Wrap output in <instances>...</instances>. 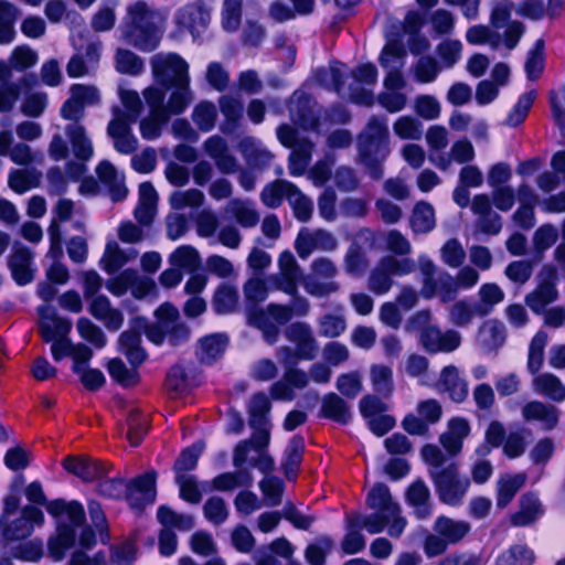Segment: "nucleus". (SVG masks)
Returning <instances> with one entry per match:
<instances>
[{
	"instance_id": "4be33fe9",
	"label": "nucleus",
	"mask_w": 565,
	"mask_h": 565,
	"mask_svg": "<svg viewBox=\"0 0 565 565\" xmlns=\"http://www.w3.org/2000/svg\"><path fill=\"white\" fill-rule=\"evenodd\" d=\"M366 504L370 509L387 512L395 515L399 513V505L393 501L390 488L383 483L377 482L369 491L366 495Z\"/></svg>"
},
{
	"instance_id": "0e129e2a",
	"label": "nucleus",
	"mask_w": 565,
	"mask_h": 565,
	"mask_svg": "<svg viewBox=\"0 0 565 565\" xmlns=\"http://www.w3.org/2000/svg\"><path fill=\"white\" fill-rule=\"evenodd\" d=\"M345 320L341 316L327 313L320 320L319 334L324 338H338L345 331Z\"/></svg>"
},
{
	"instance_id": "412c9836",
	"label": "nucleus",
	"mask_w": 565,
	"mask_h": 565,
	"mask_svg": "<svg viewBox=\"0 0 565 565\" xmlns=\"http://www.w3.org/2000/svg\"><path fill=\"white\" fill-rule=\"evenodd\" d=\"M239 300L238 290L228 282H222L212 297V308L216 315H228L235 311Z\"/></svg>"
},
{
	"instance_id": "f704fd0d",
	"label": "nucleus",
	"mask_w": 565,
	"mask_h": 565,
	"mask_svg": "<svg viewBox=\"0 0 565 565\" xmlns=\"http://www.w3.org/2000/svg\"><path fill=\"white\" fill-rule=\"evenodd\" d=\"M524 482L525 476L523 473H516L505 480H500L497 491L498 508H505L514 499Z\"/></svg>"
},
{
	"instance_id": "8fccbe9b",
	"label": "nucleus",
	"mask_w": 565,
	"mask_h": 565,
	"mask_svg": "<svg viewBox=\"0 0 565 565\" xmlns=\"http://www.w3.org/2000/svg\"><path fill=\"white\" fill-rule=\"evenodd\" d=\"M534 383L537 390L555 401H562L565 397V388L554 374H541L535 377Z\"/></svg>"
},
{
	"instance_id": "c756f323",
	"label": "nucleus",
	"mask_w": 565,
	"mask_h": 565,
	"mask_svg": "<svg viewBox=\"0 0 565 565\" xmlns=\"http://www.w3.org/2000/svg\"><path fill=\"white\" fill-rule=\"evenodd\" d=\"M536 98V90L531 89L521 94L516 103L512 106L505 117V125L512 128H516L524 122L530 109L532 108Z\"/></svg>"
},
{
	"instance_id": "79ce46f5",
	"label": "nucleus",
	"mask_w": 565,
	"mask_h": 565,
	"mask_svg": "<svg viewBox=\"0 0 565 565\" xmlns=\"http://www.w3.org/2000/svg\"><path fill=\"white\" fill-rule=\"evenodd\" d=\"M546 342L547 334L542 330L537 331L531 340L527 355V370L533 375L536 374L543 365Z\"/></svg>"
},
{
	"instance_id": "09e8293b",
	"label": "nucleus",
	"mask_w": 565,
	"mask_h": 565,
	"mask_svg": "<svg viewBox=\"0 0 565 565\" xmlns=\"http://www.w3.org/2000/svg\"><path fill=\"white\" fill-rule=\"evenodd\" d=\"M390 522V515L385 512L377 511L366 516H352V526L365 527L370 534H377L384 531Z\"/></svg>"
},
{
	"instance_id": "ea45409f",
	"label": "nucleus",
	"mask_w": 565,
	"mask_h": 565,
	"mask_svg": "<svg viewBox=\"0 0 565 565\" xmlns=\"http://www.w3.org/2000/svg\"><path fill=\"white\" fill-rule=\"evenodd\" d=\"M118 350L125 354L130 366L137 371L148 359V352L141 345V341L134 340L131 337L118 339Z\"/></svg>"
},
{
	"instance_id": "393cba45",
	"label": "nucleus",
	"mask_w": 565,
	"mask_h": 565,
	"mask_svg": "<svg viewBox=\"0 0 565 565\" xmlns=\"http://www.w3.org/2000/svg\"><path fill=\"white\" fill-rule=\"evenodd\" d=\"M271 409L270 398L264 392L253 394L248 407V423L252 428L267 426Z\"/></svg>"
},
{
	"instance_id": "3c124183",
	"label": "nucleus",
	"mask_w": 565,
	"mask_h": 565,
	"mask_svg": "<svg viewBox=\"0 0 565 565\" xmlns=\"http://www.w3.org/2000/svg\"><path fill=\"white\" fill-rule=\"evenodd\" d=\"M393 130L397 137L404 140L419 139L423 132L420 121L411 116H402L396 119Z\"/></svg>"
},
{
	"instance_id": "c03bdc74",
	"label": "nucleus",
	"mask_w": 565,
	"mask_h": 565,
	"mask_svg": "<svg viewBox=\"0 0 565 565\" xmlns=\"http://www.w3.org/2000/svg\"><path fill=\"white\" fill-rule=\"evenodd\" d=\"M76 327L81 338L93 344L96 349L106 347L107 339L105 333L90 319L86 317L78 318Z\"/></svg>"
},
{
	"instance_id": "bb28decb",
	"label": "nucleus",
	"mask_w": 565,
	"mask_h": 565,
	"mask_svg": "<svg viewBox=\"0 0 565 565\" xmlns=\"http://www.w3.org/2000/svg\"><path fill=\"white\" fill-rule=\"evenodd\" d=\"M66 134L75 157L82 161L89 160L94 150L89 138L86 136L85 128L81 125L72 124L66 127Z\"/></svg>"
},
{
	"instance_id": "cd10ccee",
	"label": "nucleus",
	"mask_w": 565,
	"mask_h": 565,
	"mask_svg": "<svg viewBox=\"0 0 565 565\" xmlns=\"http://www.w3.org/2000/svg\"><path fill=\"white\" fill-rule=\"evenodd\" d=\"M523 417L526 420L543 422L547 429H553L558 423V414L555 407L539 401H532L523 407Z\"/></svg>"
},
{
	"instance_id": "1a4fd4ad",
	"label": "nucleus",
	"mask_w": 565,
	"mask_h": 565,
	"mask_svg": "<svg viewBox=\"0 0 565 565\" xmlns=\"http://www.w3.org/2000/svg\"><path fill=\"white\" fill-rule=\"evenodd\" d=\"M419 343L428 354L450 353L460 347L461 337L456 330L450 329L441 332L438 326L430 324L420 333Z\"/></svg>"
},
{
	"instance_id": "0eeeda50",
	"label": "nucleus",
	"mask_w": 565,
	"mask_h": 565,
	"mask_svg": "<svg viewBox=\"0 0 565 565\" xmlns=\"http://www.w3.org/2000/svg\"><path fill=\"white\" fill-rule=\"evenodd\" d=\"M61 463L66 472L84 483H94L106 477L110 470V466L106 461L87 456L68 455L62 459Z\"/></svg>"
},
{
	"instance_id": "13d9d810",
	"label": "nucleus",
	"mask_w": 565,
	"mask_h": 565,
	"mask_svg": "<svg viewBox=\"0 0 565 565\" xmlns=\"http://www.w3.org/2000/svg\"><path fill=\"white\" fill-rule=\"evenodd\" d=\"M466 40L471 45H482L490 42L492 46H497L500 42V35L487 25L477 24L467 30Z\"/></svg>"
},
{
	"instance_id": "dca6fc26",
	"label": "nucleus",
	"mask_w": 565,
	"mask_h": 565,
	"mask_svg": "<svg viewBox=\"0 0 565 565\" xmlns=\"http://www.w3.org/2000/svg\"><path fill=\"white\" fill-rule=\"evenodd\" d=\"M440 384L444 391L448 393L454 403H462L468 396V383L460 377L458 369L455 365H447L440 374Z\"/></svg>"
},
{
	"instance_id": "bf43d9fd",
	"label": "nucleus",
	"mask_w": 565,
	"mask_h": 565,
	"mask_svg": "<svg viewBox=\"0 0 565 565\" xmlns=\"http://www.w3.org/2000/svg\"><path fill=\"white\" fill-rule=\"evenodd\" d=\"M38 184L36 175L26 170H13L9 175V186L18 194H23Z\"/></svg>"
},
{
	"instance_id": "f3484780",
	"label": "nucleus",
	"mask_w": 565,
	"mask_h": 565,
	"mask_svg": "<svg viewBox=\"0 0 565 565\" xmlns=\"http://www.w3.org/2000/svg\"><path fill=\"white\" fill-rule=\"evenodd\" d=\"M98 181L107 186L113 202H119L127 195V188L124 182H118L117 170L108 160H102L96 169Z\"/></svg>"
},
{
	"instance_id": "20e7f679",
	"label": "nucleus",
	"mask_w": 565,
	"mask_h": 565,
	"mask_svg": "<svg viewBox=\"0 0 565 565\" xmlns=\"http://www.w3.org/2000/svg\"><path fill=\"white\" fill-rule=\"evenodd\" d=\"M151 67L156 84L162 88H190L189 64L178 53L153 55Z\"/></svg>"
},
{
	"instance_id": "72a5a7b5",
	"label": "nucleus",
	"mask_w": 565,
	"mask_h": 565,
	"mask_svg": "<svg viewBox=\"0 0 565 565\" xmlns=\"http://www.w3.org/2000/svg\"><path fill=\"white\" fill-rule=\"evenodd\" d=\"M524 67L530 81H536L544 72L545 41L542 38L537 39L529 51Z\"/></svg>"
},
{
	"instance_id": "473e14b6",
	"label": "nucleus",
	"mask_w": 565,
	"mask_h": 565,
	"mask_svg": "<svg viewBox=\"0 0 565 565\" xmlns=\"http://www.w3.org/2000/svg\"><path fill=\"white\" fill-rule=\"evenodd\" d=\"M371 380L374 392L383 398H390L394 392L393 371L390 366L374 364L371 366Z\"/></svg>"
},
{
	"instance_id": "e433bc0d",
	"label": "nucleus",
	"mask_w": 565,
	"mask_h": 565,
	"mask_svg": "<svg viewBox=\"0 0 565 565\" xmlns=\"http://www.w3.org/2000/svg\"><path fill=\"white\" fill-rule=\"evenodd\" d=\"M43 554V543L39 539L19 543L10 548L11 557L22 562L38 563Z\"/></svg>"
},
{
	"instance_id": "37998d69",
	"label": "nucleus",
	"mask_w": 565,
	"mask_h": 565,
	"mask_svg": "<svg viewBox=\"0 0 565 565\" xmlns=\"http://www.w3.org/2000/svg\"><path fill=\"white\" fill-rule=\"evenodd\" d=\"M333 541L328 535L317 537L315 543L309 544L305 551V557L309 565H324L327 554L331 552Z\"/></svg>"
},
{
	"instance_id": "f03ea898",
	"label": "nucleus",
	"mask_w": 565,
	"mask_h": 565,
	"mask_svg": "<svg viewBox=\"0 0 565 565\" xmlns=\"http://www.w3.org/2000/svg\"><path fill=\"white\" fill-rule=\"evenodd\" d=\"M121 28L124 41L140 52H153L160 44L161 34L157 24V12L143 0H138L128 7Z\"/></svg>"
},
{
	"instance_id": "864d4df0",
	"label": "nucleus",
	"mask_w": 565,
	"mask_h": 565,
	"mask_svg": "<svg viewBox=\"0 0 565 565\" xmlns=\"http://www.w3.org/2000/svg\"><path fill=\"white\" fill-rule=\"evenodd\" d=\"M39 57L35 51L28 45L17 46L10 55L11 67L18 72H24L38 62Z\"/></svg>"
},
{
	"instance_id": "6e6552de",
	"label": "nucleus",
	"mask_w": 565,
	"mask_h": 565,
	"mask_svg": "<svg viewBox=\"0 0 565 565\" xmlns=\"http://www.w3.org/2000/svg\"><path fill=\"white\" fill-rule=\"evenodd\" d=\"M211 21V9L203 0L189 2L175 13V24L179 31H188L194 39L204 31Z\"/></svg>"
},
{
	"instance_id": "39448f33",
	"label": "nucleus",
	"mask_w": 565,
	"mask_h": 565,
	"mask_svg": "<svg viewBox=\"0 0 565 565\" xmlns=\"http://www.w3.org/2000/svg\"><path fill=\"white\" fill-rule=\"evenodd\" d=\"M47 310L45 307L39 308V313L42 318L51 319L53 326L41 322L39 324V332L45 343L52 342L51 354L54 361L58 362L66 356H72L74 344L68 339V333L72 330V322L67 318H63L53 312L46 316L44 312Z\"/></svg>"
},
{
	"instance_id": "6ab92c4d",
	"label": "nucleus",
	"mask_w": 565,
	"mask_h": 565,
	"mask_svg": "<svg viewBox=\"0 0 565 565\" xmlns=\"http://www.w3.org/2000/svg\"><path fill=\"white\" fill-rule=\"evenodd\" d=\"M434 530L449 544H457L470 532L471 526L467 521H456L446 515H439L435 521Z\"/></svg>"
},
{
	"instance_id": "5fc2aeb1",
	"label": "nucleus",
	"mask_w": 565,
	"mask_h": 565,
	"mask_svg": "<svg viewBox=\"0 0 565 565\" xmlns=\"http://www.w3.org/2000/svg\"><path fill=\"white\" fill-rule=\"evenodd\" d=\"M175 482L179 486V497L183 501L191 504H198L201 502L202 492L194 476L175 477Z\"/></svg>"
},
{
	"instance_id": "4468645a",
	"label": "nucleus",
	"mask_w": 565,
	"mask_h": 565,
	"mask_svg": "<svg viewBox=\"0 0 565 565\" xmlns=\"http://www.w3.org/2000/svg\"><path fill=\"white\" fill-rule=\"evenodd\" d=\"M218 105L224 116L220 129L224 135H233L239 128L243 118V103L233 96L225 95L220 97Z\"/></svg>"
},
{
	"instance_id": "f8f14e48",
	"label": "nucleus",
	"mask_w": 565,
	"mask_h": 565,
	"mask_svg": "<svg viewBox=\"0 0 565 565\" xmlns=\"http://www.w3.org/2000/svg\"><path fill=\"white\" fill-rule=\"evenodd\" d=\"M543 512L537 494L533 491H529L521 495L520 509L511 514L510 522L513 526H529L534 523Z\"/></svg>"
},
{
	"instance_id": "7ed1b4c3",
	"label": "nucleus",
	"mask_w": 565,
	"mask_h": 565,
	"mask_svg": "<svg viewBox=\"0 0 565 565\" xmlns=\"http://www.w3.org/2000/svg\"><path fill=\"white\" fill-rule=\"evenodd\" d=\"M438 500L448 507H459L469 490L470 480L460 473L456 462H450L440 470H429Z\"/></svg>"
},
{
	"instance_id": "c9c22d12",
	"label": "nucleus",
	"mask_w": 565,
	"mask_h": 565,
	"mask_svg": "<svg viewBox=\"0 0 565 565\" xmlns=\"http://www.w3.org/2000/svg\"><path fill=\"white\" fill-rule=\"evenodd\" d=\"M369 267V262L358 243H352L344 256V269L345 271L354 277H361L365 274Z\"/></svg>"
},
{
	"instance_id": "052dcab7",
	"label": "nucleus",
	"mask_w": 565,
	"mask_h": 565,
	"mask_svg": "<svg viewBox=\"0 0 565 565\" xmlns=\"http://www.w3.org/2000/svg\"><path fill=\"white\" fill-rule=\"evenodd\" d=\"M227 343L228 338L224 333L205 335L200 340L202 352L211 359H217L221 356L224 353Z\"/></svg>"
},
{
	"instance_id": "b1692460",
	"label": "nucleus",
	"mask_w": 565,
	"mask_h": 565,
	"mask_svg": "<svg viewBox=\"0 0 565 565\" xmlns=\"http://www.w3.org/2000/svg\"><path fill=\"white\" fill-rule=\"evenodd\" d=\"M107 372L111 380L124 388L137 386L140 381L139 371L128 369L120 358H113L107 363Z\"/></svg>"
},
{
	"instance_id": "69168bd1",
	"label": "nucleus",
	"mask_w": 565,
	"mask_h": 565,
	"mask_svg": "<svg viewBox=\"0 0 565 565\" xmlns=\"http://www.w3.org/2000/svg\"><path fill=\"white\" fill-rule=\"evenodd\" d=\"M104 259V269L108 274L115 273L120 267H122L128 260V258L125 255V252L120 249V247L115 241H109L106 244Z\"/></svg>"
},
{
	"instance_id": "c85d7f7f",
	"label": "nucleus",
	"mask_w": 565,
	"mask_h": 565,
	"mask_svg": "<svg viewBox=\"0 0 565 565\" xmlns=\"http://www.w3.org/2000/svg\"><path fill=\"white\" fill-rule=\"evenodd\" d=\"M169 262L173 267L189 273L196 271L201 267V257L198 249L191 245H181L170 255Z\"/></svg>"
},
{
	"instance_id": "a211bd4d",
	"label": "nucleus",
	"mask_w": 565,
	"mask_h": 565,
	"mask_svg": "<svg viewBox=\"0 0 565 565\" xmlns=\"http://www.w3.org/2000/svg\"><path fill=\"white\" fill-rule=\"evenodd\" d=\"M430 491L423 479L418 478L412 482L406 490V501L415 508L418 519H426L431 513L429 503Z\"/></svg>"
},
{
	"instance_id": "6e6d98bb",
	"label": "nucleus",
	"mask_w": 565,
	"mask_h": 565,
	"mask_svg": "<svg viewBox=\"0 0 565 565\" xmlns=\"http://www.w3.org/2000/svg\"><path fill=\"white\" fill-rule=\"evenodd\" d=\"M246 306L259 305L266 300L268 289L266 282L262 278H249L243 287Z\"/></svg>"
},
{
	"instance_id": "de8ad7c7",
	"label": "nucleus",
	"mask_w": 565,
	"mask_h": 565,
	"mask_svg": "<svg viewBox=\"0 0 565 565\" xmlns=\"http://www.w3.org/2000/svg\"><path fill=\"white\" fill-rule=\"evenodd\" d=\"M260 491L270 507H276L281 503L282 494L285 491V482L276 476H268L259 482Z\"/></svg>"
},
{
	"instance_id": "58836bf2",
	"label": "nucleus",
	"mask_w": 565,
	"mask_h": 565,
	"mask_svg": "<svg viewBox=\"0 0 565 565\" xmlns=\"http://www.w3.org/2000/svg\"><path fill=\"white\" fill-rule=\"evenodd\" d=\"M558 292L547 285H537L536 289L525 296L526 306L535 313L544 312L545 307L557 299Z\"/></svg>"
},
{
	"instance_id": "7c9ffc66",
	"label": "nucleus",
	"mask_w": 565,
	"mask_h": 565,
	"mask_svg": "<svg viewBox=\"0 0 565 565\" xmlns=\"http://www.w3.org/2000/svg\"><path fill=\"white\" fill-rule=\"evenodd\" d=\"M435 211L430 203L419 201L414 205L411 226L415 233H428L435 227Z\"/></svg>"
},
{
	"instance_id": "338daca9",
	"label": "nucleus",
	"mask_w": 565,
	"mask_h": 565,
	"mask_svg": "<svg viewBox=\"0 0 565 565\" xmlns=\"http://www.w3.org/2000/svg\"><path fill=\"white\" fill-rule=\"evenodd\" d=\"M337 388L347 398H355L362 390L361 377L356 372L340 374L337 379Z\"/></svg>"
},
{
	"instance_id": "aec40b11",
	"label": "nucleus",
	"mask_w": 565,
	"mask_h": 565,
	"mask_svg": "<svg viewBox=\"0 0 565 565\" xmlns=\"http://www.w3.org/2000/svg\"><path fill=\"white\" fill-rule=\"evenodd\" d=\"M204 449L205 443L202 439L183 448L173 462L172 469L175 477L188 476L186 472L195 470Z\"/></svg>"
},
{
	"instance_id": "a19ab883",
	"label": "nucleus",
	"mask_w": 565,
	"mask_h": 565,
	"mask_svg": "<svg viewBox=\"0 0 565 565\" xmlns=\"http://www.w3.org/2000/svg\"><path fill=\"white\" fill-rule=\"evenodd\" d=\"M127 439L131 447H138L143 441L148 428L147 422L141 414V412L137 408L131 409L127 415Z\"/></svg>"
},
{
	"instance_id": "49530a36",
	"label": "nucleus",
	"mask_w": 565,
	"mask_h": 565,
	"mask_svg": "<svg viewBox=\"0 0 565 565\" xmlns=\"http://www.w3.org/2000/svg\"><path fill=\"white\" fill-rule=\"evenodd\" d=\"M216 108L211 102H201L194 107L192 119L203 132L211 131L216 121Z\"/></svg>"
},
{
	"instance_id": "774afa93",
	"label": "nucleus",
	"mask_w": 565,
	"mask_h": 565,
	"mask_svg": "<svg viewBox=\"0 0 565 565\" xmlns=\"http://www.w3.org/2000/svg\"><path fill=\"white\" fill-rule=\"evenodd\" d=\"M439 72L438 63L430 55L422 56L415 66V77L419 83H431Z\"/></svg>"
},
{
	"instance_id": "680f3d73",
	"label": "nucleus",
	"mask_w": 565,
	"mask_h": 565,
	"mask_svg": "<svg viewBox=\"0 0 565 565\" xmlns=\"http://www.w3.org/2000/svg\"><path fill=\"white\" fill-rule=\"evenodd\" d=\"M479 295L482 305L487 307L484 309H478V312L481 315H487L493 306L500 303L504 299L503 290L494 282L483 284L480 287Z\"/></svg>"
},
{
	"instance_id": "9b49d317",
	"label": "nucleus",
	"mask_w": 565,
	"mask_h": 565,
	"mask_svg": "<svg viewBox=\"0 0 565 565\" xmlns=\"http://www.w3.org/2000/svg\"><path fill=\"white\" fill-rule=\"evenodd\" d=\"M318 416L342 426L348 425L352 419L349 404L333 392L323 395Z\"/></svg>"
},
{
	"instance_id": "2eb2a0df",
	"label": "nucleus",
	"mask_w": 565,
	"mask_h": 565,
	"mask_svg": "<svg viewBox=\"0 0 565 565\" xmlns=\"http://www.w3.org/2000/svg\"><path fill=\"white\" fill-rule=\"evenodd\" d=\"M46 512L54 519H60L64 515L67 516L70 522L75 525H83L86 522V513L83 504L79 501L73 500L66 502L64 499L46 500L44 504Z\"/></svg>"
},
{
	"instance_id": "5701e85b",
	"label": "nucleus",
	"mask_w": 565,
	"mask_h": 565,
	"mask_svg": "<svg viewBox=\"0 0 565 565\" xmlns=\"http://www.w3.org/2000/svg\"><path fill=\"white\" fill-rule=\"evenodd\" d=\"M164 385L169 393L183 394L199 386V383L194 382V377L190 376V373L182 364L177 363L169 367Z\"/></svg>"
},
{
	"instance_id": "f257e3e1",
	"label": "nucleus",
	"mask_w": 565,
	"mask_h": 565,
	"mask_svg": "<svg viewBox=\"0 0 565 565\" xmlns=\"http://www.w3.org/2000/svg\"><path fill=\"white\" fill-rule=\"evenodd\" d=\"M356 149L361 164L372 180L379 181L384 174V162L391 153L390 130L385 118L371 116L363 130L356 136Z\"/></svg>"
},
{
	"instance_id": "603ef678",
	"label": "nucleus",
	"mask_w": 565,
	"mask_h": 565,
	"mask_svg": "<svg viewBox=\"0 0 565 565\" xmlns=\"http://www.w3.org/2000/svg\"><path fill=\"white\" fill-rule=\"evenodd\" d=\"M365 537L361 533V527L352 526V518L348 521V532L345 533L341 548L347 555H354L365 548Z\"/></svg>"
},
{
	"instance_id": "4c0bfd02",
	"label": "nucleus",
	"mask_w": 565,
	"mask_h": 565,
	"mask_svg": "<svg viewBox=\"0 0 565 565\" xmlns=\"http://www.w3.org/2000/svg\"><path fill=\"white\" fill-rule=\"evenodd\" d=\"M116 71L120 74L139 75L145 68L143 60L127 49H118L116 52Z\"/></svg>"
},
{
	"instance_id": "423d86ee",
	"label": "nucleus",
	"mask_w": 565,
	"mask_h": 565,
	"mask_svg": "<svg viewBox=\"0 0 565 565\" xmlns=\"http://www.w3.org/2000/svg\"><path fill=\"white\" fill-rule=\"evenodd\" d=\"M157 479L158 472L150 469L127 481V503L138 515H141L148 505L156 502Z\"/></svg>"
},
{
	"instance_id": "a878e982",
	"label": "nucleus",
	"mask_w": 565,
	"mask_h": 565,
	"mask_svg": "<svg viewBox=\"0 0 565 565\" xmlns=\"http://www.w3.org/2000/svg\"><path fill=\"white\" fill-rule=\"evenodd\" d=\"M534 551L526 544H513L501 552L494 559V565H534Z\"/></svg>"
},
{
	"instance_id": "2f4dec72",
	"label": "nucleus",
	"mask_w": 565,
	"mask_h": 565,
	"mask_svg": "<svg viewBox=\"0 0 565 565\" xmlns=\"http://www.w3.org/2000/svg\"><path fill=\"white\" fill-rule=\"evenodd\" d=\"M96 492L104 499L127 502V480L122 477H104L97 481Z\"/></svg>"
},
{
	"instance_id": "a18cd8bd",
	"label": "nucleus",
	"mask_w": 565,
	"mask_h": 565,
	"mask_svg": "<svg viewBox=\"0 0 565 565\" xmlns=\"http://www.w3.org/2000/svg\"><path fill=\"white\" fill-rule=\"evenodd\" d=\"M2 539L7 543L21 542L26 540L34 531L32 524H28L21 516L11 522H3Z\"/></svg>"
},
{
	"instance_id": "e2e57ef3",
	"label": "nucleus",
	"mask_w": 565,
	"mask_h": 565,
	"mask_svg": "<svg viewBox=\"0 0 565 565\" xmlns=\"http://www.w3.org/2000/svg\"><path fill=\"white\" fill-rule=\"evenodd\" d=\"M204 516L212 523L220 525L228 516L225 501L220 497L209 498L203 507Z\"/></svg>"
},
{
	"instance_id": "ddd939ff",
	"label": "nucleus",
	"mask_w": 565,
	"mask_h": 565,
	"mask_svg": "<svg viewBox=\"0 0 565 565\" xmlns=\"http://www.w3.org/2000/svg\"><path fill=\"white\" fill-rule=\"evenodd\" d=\"M296 193H299V188L295 183L278 179L264 186L260 200L265 206L277 209L282 204L285 198L290 201Z\"/></svg>"
},
{
	"instance_id": "4d7b16f0",
	"label": "nucleus",
	"mask_w": 565,
	"mask_h": 565,
	"mask_svg": "<svg viewBox=\"0 0 565 565\" xmlns=\"http://www.w3.org/2000/svg\"><path fill=\"white\" fill-rule=\"evenodd\" d=\"M558 238L557 230L552 224L541 225L533 235V246L536 254L552 247Z\"/></svg>"
},
{
	"instance_id": "9d476101",
	"label": "nucleus",
	"mask_w": 565,
	"mask_h": 565,
	"mask_svg": "<svg viewBox=\"0 0 565 565\" xmlns=\"http://www.w3.org/2000/svg\"><path fill=\"white\" fill-rule=\"evenodd\" d=\"M305 449V437L300 434H295L288 441L280 463L284 476L289 482H294L298 478Z\"/></svg>"
}]
</instances>
